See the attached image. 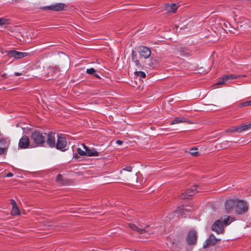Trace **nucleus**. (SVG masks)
<instances>
[{"mask_svg":"<svg viewBox=\"0 0 251 251\" xmlns=\"http://www.w3.org/2000/svg\"><path fill=\"white\" fill-rule=\"evenodd\" d=\"M46 133H43L38 130H35L31 133V141H33L37 146H41L45 143Z\"/></svg>","mask_w":251,"mask_h":251,"instance_id":"1","label":"nucleus"},{"mask_svg":"<svg viewBox=\"0 0 251 251\" xmlns=\"http://www.w3.org/2000/svg\"><path fill=\"white\" fill-rule=\"evenodd\" d=\"M56 136L57 140L55 148L62 151L67 150V143L65 137L62 134H57Z\"/></svg>","mask_w":251,"mask_h":251,"instance_id":"2","label":"nucleus"},{"mask_svg":"<svg viewBox=\"0 0 251 251\" xmlns=\"http://www.w3.org/2000/svg\"><path fill=\"white\" fill-rule=\"evenodd\" d=\"M248 210V207L246 202L244 201H238L237 202L235 211L237 214H243Z\"/></svg>","mask_w":251,"mask_h":251,"instance_id":"3","label":"nucleus"},{"mask_svg":"<svg viewBox=\"0 0 251 251\" xmlns=\"http://www.w3.org/2000/svg\"><path fill=\"white\" fill-rule=\"evenodd\" d=\"M7 55L10 57H13L16 59L23 58L29 55V53L18 51L15 50H9L7 52Z\"/></svg>","mask_w":251,"mask_h":251,"instance_id":"4","label":"nucleus"},{"mask_svg":"<svg viewBox=\"0 0 251 251\" xmlns=\"http://www.w3.org/2000/svg\"><path fill=\"white\" fill-rule=\"evenodd\" d=\"M46 143L51 148H55L56 145V134L53 132L46 134Z\"/></svg>","mask_w":251,"mask_h":251,"instance_id":"5","label":"nucleus"},{"mask_svg":"<svg viewBox=\"0 0 251 251\" xmlns=\"http://www.w3.org/2000/svg\"><path fill=\"white\" fill-rule=\"evenodd\" d=\"M188 244L193 245L196 244L197 241V233L195 230H190L186 239Z\"/></svg>","mask_w":251,"mask_h":251,"instance_id":"6","label":"nucleus"},{"mask_svg":"<svg viewBox=\"0 0 251 251\" xmlns=\"http://www.w3.org/2000/svg\"><path fill=\"white\" fill-rule=\"evenodd\" d=\"M197 186L194 185L191 189H187L184 193H182L181 198L182 199H189L190 197L195 194L197 193L198 191L197 190Z\"/></svg>","mask_w":251,"mask_h":251,"instance_id":"7","label":"nucleus"},{"mask_svg":"<svg viewBox=\"0 0 251 251\" xmlns=\"http://www.w3.org/2000/svg\"><path fill=\"white\" fill-rule=\"evenodd\" d=\"M139 53L140 57L144 58L145 59L148 58L151 55V51L150 49L145 46L140 47Z\"/></svg>","mask_w":251,"mask_h":251,"instance_id":"8","label":"nucleus"},{"mask_svg":"<svg viewBox=\"0 0 251 251\" xmlns=\"http://www.w3.org/2000/svg\"><path fill=\"white\" fill-rule=\"evenodd\" d=\"M29 145V139L26 135H23L19 142V147L21 149H26Z\"/></svg>","mask_w":251,"mask_h":251,"instance_id":"9","label":"nucleus"},{"mask_svg":"<svg viewBox=\"0 0 251 251\" xmlns=\"http://www.w3.org/2000/svg\"><path fill=\"white\" fill-rule=\"evenodd\" d=\"M212 229L218 234L223 233L224 228L222 222L220 220L216 221L213 225Z\"/></svg>","mask_w":251,"mask_h":251,"instance_id":"10","label":"nucleus"},{"mask_svg":"<svg viewBox=\"0 0 251 251\" xmlns=\"http://www.w3.org/2000/svg\"><path fill=\"white\" fill-rule=\"evenodd\" d=\"M219 240L217 239L213 234H211L209 238L204 242L203 245V248H206L209 246L214 245Z\"/></svg>","mask_w":251,"mask_h":251,"instance_id":"11","label":"nucleus"},{"mask_svg":"<svg viewBox=\"0 0 251 251\" xmlns=\"http://www.w3.org/2000/svg\"><path fill=\"white\" fill-rule=\"evenodd\" d=\"M236 201L233 200L227 201L225 204V209L227 213L231 212L234 207Z\"/></svg>","mask_w":251,"mask_h":251,"instance_id":"12","label":"nucleus"},{"mask_svg":"<svg viewBox=\"0 0 251 251\" xmlns=\"http://www.w3.org/2000/svg\"><path fill=\"white\" fill-rule=\"evenodd\" d=\"M128 226L133 230L136 231L140 234H143L147 232V230L145 229L146 227H142L141 226V227H139L134 223H128Z\"/></svg>","mask_w":251,"mask_h":251,"instance_id":"13","label":"nucleus"},{"mask_svg":"<svg viewBox=\"0 0 251 251\" xmlns=\"http://www.w3.org/2000/svg\"><path fill=\"white\" fill-rule=\"evenodd\" d=\"M56 68L54 67L50 66L44 69L45 75L47 77H49V79H50V77H52L53 75L56 73Z\"/></svg>","mask_w":251,"mask_h":251,"instance_id":"14","label":"nucleus"},{"mask_svg":"<svg viewBox=\"0 0 251 251\" xmlns=\"http://www.w3.org/2000/svg\"><path fill=\"white\" fill-rule=\"evenodd\" d=\"M65 6V5L64 3H57L48 6V9L53 11H58L63 10Z\"/></svg>","mask_w":251,"mask_h":251,"instance_id":"15","label":"nucleus"},{"mask_svg":"<svg viewBox=\"0 0 251 251\" xmlns=\"http://www.w3.org/2000/svg\"><path fill=\"white\" fill-rule=\"evenodd\" d=\"M10 201L12 205V208L11 211V215L13 216L19 215L20 212L15 201L14 200H11Z\"/></svg>","mask_w":251,"mask_h":251,"instance_id":"16","label":"nucleus"},{"mask_svg":"<svg viewBox=\"0 0 251 251\" xmlns=\"http://www.w3.org/2000/svg\"><path fill=\"white\" fill-rule=\"evenodd\" d=\"M132 61L135 63V65L138 68L141 67V64L138 59V55L135 51H132Z\"/></svg>","mask_w":251,"mask_h":251,"instance_id":"17","label":"nucleus"},{"mask_svg":"<svg viewBox=\"0 0 251 251\" xmlns=\"http://www.w3.org/2000/svg\"><path fill=\"white\" fill-rule=\"evenodd\" d=\"M100 155V152L97 151V149L95 148H89L87 151L86 156H98Z\"/></svg>","mask_w":251,"mask_h":251,"instance_id":"18","label":"nucleus"},{"mask_svg":"<svg viewBox=\"0 0 251 251\" xmlns=\"http://www.w3.org/2000/svg\"><path fill=\"white\" fill-rule=\"evenodd\" d=\"M178 6L175 3L168 4L166 6V9L169 12L175 13Z\"/></svg>","mask_w":251,"mask_h":251,"instance_id":"19","label":"nucleus"},{"mask_svg":"<svg viewBox=\"0 0 251 251\" xmlns=\"http://www.w3.org/2000/svg\"><path fill=\"white\" fill-rule=\"evenodd\" d=\"M186 122L185 119L182 117H176L173 120H172L170 125H172L176 124H179L180 123L185 122Z\"/></svg>","mask_w":251,"mask_h":251,"instance_id":"20","label":"nucleus"},{"mask_svg":"<svg viewBox=\"0 0 251 251\" xmlns=\"http://www.w3.org/2000/svg\"><path fill=\"white\" fill-rule=\"evenodd\" d=\"M190 212V210L186 208V207H184V206H182V207L180 208L179 210L176 211V212H177L178 213V215H181L182 217H185L184 215L185 214V212Z\"/></svg>","mask_w":251,"mask_h":251,"instance_id":"21","label":"nucleus"},{"mask_svg":"<svg viewBox=\"0 0 251 251\" xmlns=\"http://www.w3.org/2000/svg\"><path fill=\"white\" fill-rule=\"evenodd\" d=\"M220 24L221 25H223L224 27L225 28H226V29H227L230 33H233V34L236 33L235 32H233L232 30H231L230 29V28H232V27L231 26V25L228 22L222 21V22L220 23Z\"/></svg>","mask_w":251,"mask_h":251,"instance_id":"22","label":"nucleus"},{"mask_svg":"<svg viewBox=\"0 0 251 251\" xmlns=\"http://www.w3.org/2000/svg\"><path fill=\"white\" fill-rule=\"evenodd\" d=\"M225 132L226 133H232V132L240 133L239 126H233L230 128L226 129Z\"/></svg>","mask_w":251,"mask_h":251,"instance_id":"23","label":"nucleus"},{"mask_svg":"<svg viewBox=\"0 0 251 251\" xmlns=\"http://www.w3.org/2000/svg\"><path fill=\"white\" fill-rule=\"evenodd\" d=\"M224 79L225 80H226V81H227L229 80H232L234 79L237 78L239 77V76L235 75H232V74H229L227 75H225L223 76Z\"/></svg>","mask_w":251,"mask_h":251,"instance_id":"24","label":"nucleus"},{"mask_svg":"<svg viewBox=\"0 0 251 251\" xmlns=\"http://www.w3.org/2000/svg\"><path fill=\"white\" fill-rule=\"evenodd\" d=\"M180 54L182 56H188L191 54V52L187 49H181L180 50Z\"/></svg>","mask_w":251,"mask_h":251,"instance_id":"25","label":"nucleus"},{"mask_svg":"<svg viewBox=\"0 0 251 251\" xmlns=\"http://www.w3.org/2000/svg\"><path fill=\"white\" fill-rule=\"evenodd\" d=\"M239 126L240 132L246 130L251 129V123L247 125H243Z\"/></svg>","mask_w":251,"mask_h":251,"instance_id":"26","label":"nucleus"},{"mask_svg":"<svg viewBox=\"0 0 251 251\" xmlns=\"http://www.w3.org/2000/svg\"><path fill=\"white\" fill-rule=\"evenodd\" d=\"M132 170V167L131 166H123L122 167V169L121 171H120L121 173L122 174L123 171H127L129 172H131Z\"/></svg>","mask_w":251,"mask_h":251,"instance_id":"27","label":"nucleus"},{"mask_svg":"<svg viewBox=\"0 0 251 251\" xmlns=\"http://www.w3.org/2000/svg\"><path fill=\"white\" fill-rule=\"evenodd\" d=\"M56 181L60 184L64 185L65 184V182L63 179V177H62V175H61L60 174L58 175L57 176Z\"/></svg>","mask_w":251,"mask_h":251,"instance_id":"28","label":"nucleus"},{"mask_svg":"<svg viewBox=\"0 0 251 251\" xmlns=\"http://www.w3.org/2000/svg\"><path fill=\"white\" fill-rule=\"evenodd\" d=\"M135 75L140 78H145L146 76V74L142 71H136L135 72Z\"/></svg>","mask_w":251,"mask_h":251,"instance_id":"29","label":"nucleus"},{"mask_svg":"<svg viewBox=\"0 0 251 251\" xmlns=\"http://www.w3.org/2000/svg\"><path fill=\"white\" fill-rule=\"evenodd\" d=\"M9 24V20L4 18H0V26L8 25Z\"/></svg>","mask_w":251,"mask_h":251,"instance_id":"30","label":"nucleus"},{"mask_svg":"<svg viewBox=\"0 0 251 251\" xmlns=\"http://www.w3.org/2000/svg\"><path fill=\"white\" fill-rule=\"evenodd\" d=\"M233 219L230 218L229 216H226V218L224 220V224L225 225L227 226L229 225L232 221Z\"/></svg>","mask_w":251,"mask_h":251,"instance_id":"31","label":"nucleus"},{"mask_svg":"<svg viewBox=\"0 0 251 251\" xmlns=\"http://www.w3.org/2000/svg\"><path fill=\"white\" fill-rule=\"evenodd\" d=\"M96 72L95 69L93 68L87 69L86 70V73L88 74L94 75L95 73Z\"/></svg>","mask_w":251,"mask_h":251,"instance_id":"32","label":"nucleus"},{"mask_svg":"<svg viewBox=\"0 0 251 251\" xmlns=\"http://www.w3.org/2000/svg\"><path fill=\"white\" fill-rule=\"evenodd\" d=\"M77 151V153L80 155H81V156L86 155L87 152L83 151L80 148H78Z\"/></svg>","mask_w":251,"mask_h":251,"instance_id":"33","label":"nucleus"},{"mask_svg":"<svg viewBox=\"0 0 251 251\" xmlns=\"http://www.w3.org/2000/svg\"><path fill=\"white\" fill-rule=\"evenodd\" d=\"M196 149H192L190 150V153L193 156H196L198 155V152L196 151Z\"/></svg>","mask_w":251,"mask_h":251,"instance_id":"34","label":"nucleus"},{"mask_svg":"<svg viewBox=\"0 0 251 251\" xmlns=\"http://www.w3.org/2000/svg\"><path fill=\"white\" fill-rule=\"evenodd\" d=\"M226 80L224 79V77H222V79L220 80L217 84H221V85H226Z\"/></svg>","mask_w":251,"mask_h":251,"instance_id":"35","label":"nucleus"},{"mask_svg":"<svg viewBox=\"0 0 251 251\" xmlns=\"http://www.w3.org/2000/svg\"><path fill=\"white\" fill-rule=\"evenodd\" d=\"M250 105H251V100L241 103L242 106H246Z\"/></svg>","mask_w":251,"mask_h":251,"instance_id":"36","label":"nucleus"},{"mask_svg":"<svg viewBox=\"0 0 251 251\" xmlns=\"http://www.w3.org/2000/svg\"><path fill=\"white\" fill-rule=\"evenodd\" d=\"M5 148H0V154H2L3 153H4V152H5Z\"/></svg>","mask_w":251,"mask_h":251,"instance_id":"37","label":"nucleus"},{"mask_svg":"<svg viewBox=\"0 0 251 251\" xmlns=\"http://www.w3.org/2000/svg\"><path fill=\"white\" fill-rule=\"evenodd\" d=\"M82 145L84 149L85 150V151L87 152V151L89 150V148L87 146H86L84 144H82Z\"/></svg>","mask_w":251,"mask_h":251,"instance_id":"38","label":"nucleus"},{"mask_svg":"<svg viewBox=\"0 0 251 251\" xmlns=\"http://www.w3.org/2000/svg\"><path fill=\"white\" fill-rule=\"evenodd\" d=\"M82 145L84 149L85 150V151L87 152V151L89 150V148L87 146H86L84 144H82Z\"/></svg>","mask_w":251,"mask_h":251,"instance_id":"39","label":"nucleus"},{"mask_svg":"<svg viewBox=\"0 0 251 251\" xmlns=\"http://www.w3.org/2000/svg\"><path fill=\"white\" fill-rule=\"evenodd\" d=\"M6 143V140L5 139H0V145H3L4 144Z\"/></svg>","mask_w":251,"mask_h":251,"instance_id":"40","label":"nucleus"},{"mask_svg":"<svg viewBox=\"0 0 251 251\" xmlns=\"http://www.w3.org/2000/svg\"><path fill=\"white\" fill-rule=\"evenodd\" d=\"M14 75L16 76H19L22 75V73L15 72L14 73Z\"/></svg>","mask_w":251,"mask_h":251,"instance_id":"41","label":"nucleus"},{"mask_svg":"<svg viewBox=\"0 0 251 251\" xmlns=\"http://www.w3.org/2000/svg\"><path fill=\"white\" fill-rule=\"evenodd\" d=\"M116 143H117V144H118V145H122V144H123V141H121V140H117V141H116Z\"/></svg>","mask_w":251,"mask_h":251,"instance_id":"42","label":"nucleus"},{"mask_svg":"<svg viewBox=\"0 0 251 251\" xmlns=\"http://www.w3.org/2000/svg\"><path fill=\"white\" fill-rule=\"evenodd\" d=\"M13 176V174L12 173H8L6 175V176L7 177H12Z\"/></svg>","mask_w":251,"mask_h":251,"instance_id":"43","label":"nucleus"},{"mask_svg":"<svg viewBox=\"0 0 251 251\" xmlns=\"http://www.w3.org/2000/svg\"><path fill=\"white\" fill-rule=\"evenodd\" d=\"M0 76L2 77L6 78L7 77V75L6 73H2L0 75Z\"/></svg>","mask_w":251,"mask_h":251,"instance_id":"44","label":"nucleus"},{"mask_svg":"<svg viewBox=\"0 0 251 251\" xmlns=\"http://www.w3.org/2000/svg\"><path fill=\"white\" fill-rule=\"evenodd\" d=\"M21 0H12L13 3L19 2Z\"/></svg>","mask_w":251,"mask_h":251,"instance_id":"45","label":"nucleus"},{"mask_svg":"<svg viewBox=\"0 0 251 251\" xmlns=\"http://www.w3.org/2000/svg\"><path fill=\"white\" fill-rule=\"evenodd\" d=\"M94 75H95L98 78H100V75H97V74H96V73H95Z\"/></svg>","mask_w":251,"mask_h":251,"instance_id":"46","label":"nucleus"},{"mask_svg":"<svg viewBox=\"0 0 251 251\" xmlns=\"http://www.w3.org/2000/svg\"><path fill=\"white\" fill-rule=\"evenodd\" d=\"M172 250L174 251H176L175 249H172Z\"/></svg>","mask_w":251,"mask_h":251,"instance_id":"47","label":"nucleus"}]
</instances>
